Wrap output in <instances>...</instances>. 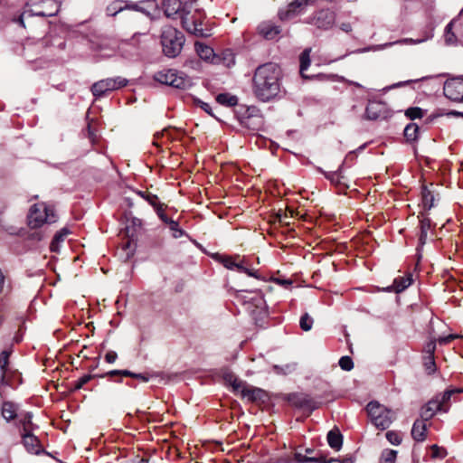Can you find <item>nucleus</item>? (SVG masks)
I'll use <instances>...</instances> for the list:
<instances>
[{"label":"nucleus","mask_w":463,"mask_h":463,"mask_svg":"<svg viewBox=\"0 0 463 463\" xmlns=\"http://www.w3.org/2000/svg\"><path fill=\"white\" fill-rule=\"evenodd\" d=\"M163 7L166 17L170 18L178 13L182 14V3L179 0H165Z\"/></svg>","instance_id":"23"},{"label":"nucleus","mask_w":463,"mask_h":463,"mask_svg":"<svg viewBox=\"0 0 463 463\" xmlns=\"http://www.w3.org/2000/svg\"><path fill=\"white\" fill-rule=\"evenodd\" d=\"M142 232V220L136 217L127 216L126 234L128 240L118 252L121 259L124 260H128L131 257H133L137 249V236L139 234L141 235Z\"/></svg>","instance_id":"5"},{"label":"nucleus","mask_w":463,"mask_h":463,"mask_svg":"<svg viewBox=\"0 0 463 463\" xmlns=\"http://www.w3.org/2000/svg\"><path fill=\"white\" fill-rule=\"evenodd\" d=\"M317 0H295L285 10L279 12L280 20L288 21L302 14L308 5H313Z\"/></svg>","instance_id":"12"},{"label":"nucleus","mask_w":463,"mask_h":463,"mask_svg":"<svg viewBox=\"0 0 463 463\" xmlns=\"http://www.w3.org/2000/svg\"><path fill=\"white\" fill-rule=\"evenodd\" d=\"M260 33L269 40L274 39L280 33L279 26L274 25L270 23H263L259 26Z\"/></svg>","instance_id":"26"},{"label":"nucleus","mask_w":463,"mask_h":463,"mask_svg":"<svg viewBox=\"0 0 463 463\" xmlns=\"http://www.w3.org/2000/svg\"><path fill=\"white\" fill-rule=\"evenodd\" d=\"M425 367L429 371V373H433L435 371V361L434 356H426L425 357Z\"/></svg>","instance_id":"47"},{"label":"nucleus","mask_w":463,"mask_h":463,"mask_svg":"<svg viewBox=\"0 0 463 463\" xmlns=\"http://www.w3.org/2000/svg\"><path fill=\"white\" fill-rule=\"evenodd\" d=\"M340 28L342 31H344L345 33H349L352 30L351 24L348 23L342 24Z\"/></svg>","instance_id":"58"},{"label":"nucleus","mask_w":463,"mask_h":463,"mask_svg":"<svg viewBox=\"0 0 463 463\" xmlns=\"http://www.w3.org/2000/svg\"><path fill=\"white\" fill-rule=\"evenodd\" d=\"M299 462H317V459L316 458H307L304 457L303 459H299Z\"/></svg>","instance_id":"59"},{"label":"nucleus","mask_w":463,"mask_h":463,"mask_svg":"<svg viewBox=\"0 0 463 463\" xmlns=\"http://www.w3.org/2000/svg\"><path fill=\"white\" fill-rule=\"evenodd\" d=\"M243 298L247 310L255 318H261L267 315L266 301L260 291L248 292L247 296H244Z\"/></svg>","instance_id":"10"},{"label":"nucleus","mask_w":463,"mask_h":463,"mask_svg":"<svg viewBox=\"0 0 463 463\" xmlns=\"http://www.w3.org/2000/svg\"><path fill=\"white\" fill-rule=\"evenodd\" d=\"M313 318L307 314H304L299 320V326L302 330L309 331L313 326Z\"/></svg>","instance_id":"40"},{"label":"nucleus","mask_w":463,"mask_h":463,"mask_svg":"<svg viewBox=\"0 0 463 463\" xmlns=\"http://www.w3.org/2000/svg\"><path fill=\"white\" fill-rule=\"evenodd\" d=\"M32 49V45L30 43H27L26 46L24 47V56L26 59H31V61H33V58H32L29 54V52Z\"/></svg>","instance_id":"56"},{"label":"nucleus","mask_w":463,"mask_h":463,"mask_svg":"<svg viewBox=\"0 0 463 463\" xmlns=\"http://www.w3.org/2000/svg\"><path fill=\"white\" fill-rule=\"evenodd\" d=\"M366 410L372 423L379 430H386L393 420L394 413L378 402H369Z\"/></svg>","instance_id":"8"},{"label":"nucleus","mask_w":463,"mask_h":463,"mask_svg":"<svg viewBox=\"0 0 463 463\" xmlns=\"http://www.w3.org/2000/svg\"><path fill=\"white\" fill-rule=\"evenodd\" d=\"M280 68L273 62L259 66L253 76V92L261 101H269L280 90Z\"/></svg>","instance_id":"1"},{"label":"nucleus","mask_w":463,"mask_h":463,"mask_svg":"<svg viewBox=\"0 0 463 463\" xmlns=\"http://www.w3.org/2000/svg\"><path fill=\"white\" fill-rule=\"evenodd\" d=\"M239 271L246 273L250 277H253V278H257V279L260 278L257 270L250 269L244 267L242 264H241V266H239Z\"/></svg>","instance_id":"49"},{"label":"nucleus","mask_w":463,"mask_h":463,"mask_svg":"<svg viewBox=\"0 0 463 463\" xmlns=\"http://www.w3.org/2000/svg\"><path fill=\"white\" fill-rule=\"evenodd\" d=\"M92 376L90 374H85L80 377L75 383L76 389H81L87 383L90 381Z\"/></svg>","instance_id":"48"},{"label":"nucleus","mask_w":463,"mask_h":463,"mask_svg":"<svg viewBox=\"0 0 463 463\" xmlns=\"http://www.w3.org/2000/svg\"><path fill=\"white\" fill-rule=\"evenodd\" d=\"M222 264L225 268L229 269H236L239 271V266H241V263L236 262L232 257H224L222 260Z\"/></svg>","instance_id":"44"},{"label":"nucleus","mask_w":463,"mask_h":463,"mask_svg":"<svg viewBox=\"0 0 463 463\" xmlns=\"http://www.w3.org/2000/svg\"><path fill=\"white\" fill-rule=\"evenodd\" d=\"M419 127L415 123H411L404 128V137L408 141H414L418 137Z\"/></svg>","instance_id":"35"},{"label":"nucleus","mask_w":463,"mask_h":463,"mask_svg":"<svg viewBox=\"0 0 463 463\" xmlns=\"http://www.w3.org/2000/svg\"><path fill=\"white\" fill-rule=\"evenodd\" d=\"M33 47H35V48H43L44 47V43L43 41L38 42Z\"/></svg>","instance_id":"62"},{"label":"nucleus","mask_w":463,"mask_h":463,"mask_svg":"<svg viewBox=\"0 0 463 463\" xmlns=\"http://www.w3.org/2000/svg\"><path fill=\"white\" fill-rule=\"evenodd\" d=\"M458 337L457 335H453V334H450L449 335H446V336H441V337H439L438 339V343L439 345H448L449 344L451 341H453L454 339H456Z\"/></svg>","instance_id":"50"},{"label":"nucleus","mask_w":463,"mask_h":463,"mask_svg":"<svg viewBox=\"0 0 463 463\" xmlns=\"http://www.w3.org/2000/svg\"><path fill=\"white\" fill-rule=\"evenodd\" d=\"M385 436L388 441L392 445H400L402 440L401 434L394 430L387 431Z\"/></svg>","instance_id":"42"},{"label":"nucleus","mask_w":463,"mask_h":463,"mask_svg":"<svg viewBox=\"0 0 463 463\" xmlns=\"http://www.w3.org/2000/svg\"><path fill=\"white\" fill-rule=\"evenodd\" d=\"M444 95L456 102L463 101V77L447 80L443 87Z\"/></svg>","instance_id":"11"},{"label":"nucleus","mask_w":463,"mask_h":463,"mask_svg":"<svg viewBox=\"0 0 463 463\" xmlns=\"http://www.w3.org/2000/svg\"><path fill=\"white\" fill-rule=\"evenodd\" d=\"M422 197L423 203H433V201L435 200L434 196L427 189H424L422 191Z\"/></svg>","instance_id":"54"},{"label":"nucleus","mask_w":463,"mask_h":463,"mask_svg":"<svg viewBox=\"0 0 463 463\" xmlns=\"http://www.w3.org/2000/svg\"><path fill=\"white\" fill-rule=\"evenodd\" d=\"M194 48L196 53L202 60L215 62L216 56L212 47L202 43L196 42L194 44Z\"/></svg>","instance_id":"21"},{"label":"nucleus","mask_w":463,"mask_h":463,"mask_svg":"<svg viewBox=\"0 0 463 463\" xmlns=\"http://www.w3.org/2000/svg\"><path fill=\"white\" fill-rule=\"evenodd\" d=\"M405 115H406V117H408L411 119H416V118H422L424 113H423V110L420 108L413 107V108H409L405 111Z\"/></svg>","instance_id":"41"},{"label":"nucleus","mask_w":463,"mask_h":463,"mask_svg":"<svg viewBox=\"0 0 463 463\" xmlns=\"http://www.w3.org/2000/svg\"><path fill=\"white\" fill-rule=\"evenodd\" d=\"M150 414H151L150 412H149V413H147V412H146V423H147V422H150V421H155V420H156V419H155V418H153V419H150V418H149V415H150Z\"/></svg>","instance_id":"63"},{"label":"nucleus","mask_w":463,"mask_h":463,"mask_svg":"<svg viewBox=\"0 0 463 463\" xmlns=\"http://www.w3.org/2000/svg\"><path fill=\"white\" fill-rule=\"evenodd\" d=\"M194 3H186L182 9L181 21L184 29L197 37H208L211 33L203 28L204 14L203 11L194 8Z\"/></svg>","instance_id":"2"},{"label":"nucleus","mask_w":463,"mask_h":463,"mask_svg":"<svg viewBox=\"0 0 463 463\" xmlns=\"http://www.w3.org/2000/svg\"><path fill=\"white\" fill-rule=\"evenodd\" d=\"M335 16L334 12L326 9L319 11L308 23L316 25L317 28L326 30L332 27L335 23Z\"/></svg>","instance_id":"14"},{"label":"nucleus","mask_w":463,"mask_h":463,"mask_svg":"<svg viewBox=\"0 0 463 463\" xmlns=\"http://www.w3.org/2000/svg\"><path fill=\"white\" fill-rule=\"evenodd\" d=\"M153 79L155 81L163 84L171 86L175 89L180 90H187L192 85V80L184 72L178 71L175 69H163L156 71L153 75Z\"/></svg>","instance_id":"7"},{"label":"nucleus","mask_w":463,"mask_h":463,"mask_svg":"<svg viewBox=\"0 0 463 463\" xmlns=\"http://www.w3.org/2000/svg\"><path fill=\"white\" fill-rule=\"evenodd\" d=\"M146 16L155 19L159 16L160 9L156 0H146Z\"/></svg>","instance_id":"36"},{"label":"nucleus","mask_w":463,"mask_h":463,"mask_svg":"<svg viewBox=\"0 0 463 463\" xmlns=\"http://www.w3.org/2000/svg\"><path fill=\"white\" fill-rule=\"evenodd\" d=\"M433 206V204H429L427 209H424L423 213H421V219H420V234L419 238V241L420 245H424L427 241L428 237V232L430 229L431 226V221L427 217L428 211L430 210V208Z\"/></svg>","instance_id":"20"},{"label":"nucleus","mask_w":463,"mask_h":463,"mask_svg":"<svg viewBox=\"0 0 463 463\" xmlns=\"http://www.w3.org/2000/svg\"><path fill=\"white\" fill-rule=\"evenodd\" d=\"M429 420L420 419L416 420L411 429V436L416 441H424L427 438V430Z\"/></svg>","instance_id":"19"},{"label":"nucleus","mask_w":463,"mask_h":463,"mask_svg":"<svg viewBox=\"0 0 463 463\" xmlns=\"http://www.w3.org/2000/svg\"><path fill=\"white\" fill-rule=\"evenodd\" d=\"M143 1H140L135 4H128L124 1L118 0L110 4L108 6L107 11L110 15H116L118 12L126 8L145 13V7L143 6Z\"/></svg>","instance_id":"15"},{"label":"nucleus","mask_w":463,"mask_h":463,"mask_svg":"<svg viewBox=\"0 0 463 463\" xmlns=\"http://www.w3.org/2000/svg\"><path fill=\"white\" fill-rule=\"evenodd\" d=\"M294 204H285V210L287 211L284 213H279L278 217L280 222H284L288 224V219L295 216H302L298 211L293 207ZM281 212V209H279Z\"/></svg>","instance_id":"30"},{"label":"nucleus","mask_w":463,"mask_h":463,"mask_svg":"<svg viewBox=\"0 0 463 463\" xmlns=\"http://www.w3.org/2000/svg\"><path fill=\"white\" fill-rule=\"evenodd\" d=\"M58 214L53 204H32L26 215V224L32 230L56 222Z\"/></svg>","instance_id":"3"},{"label":"nucleus","mask_w":463,"mask_h":463,"mask_svg":"<svg viewBox=\"0 0 463 463\" xmlns=\"http://www.w3.org/2000/svg\"><path fill=\"white\" fill-rule=\"evenodd\" d=\"M216 101L226 107H234L238 103V98L230 93H221L217 95Z\"/></svg>","instance_id":"32"},{"label":"nucleus","mask_w":463,"mask_h":463,"mask_svg":"<svg viewBox=\"0 0 463 463\" xmlns=\"http://www.w3.org/2000/svg\"><path fill=\"white\" fill-rule=\"evenodd\" d=\"M438 411H443L440 407L439 402L433 398L421 407L420 417L423 420H430Z\"/></svg>","instance_id":"18"},{"label":"nucleus","mask_w":463,"mask_h":463,"mask_svg":"<svg viewBox=\"0 0 463 463\" xmlns=\"http://www.w3.org/2000/svg\"><path fill=\"white\" fill-rule=\"evenodd\" d=\"M146 203H154V199H156V197L152 195L150 193H148L146 191Z\"/></svg>","instance_id":"60"},{"label":"nucleus","mask_w":463,"mask_h":463,"mask_svg":"<svg viewBox=\"0 0 463 463\" xmlns=\"http://www.w3.org/2000/svg\"><path fill=\"white\" fill-rule=\"evenodd\" d=\"M198 104L202 109L213 116L211 106L208 103L200 100L198 101Z\"/></svg>","instance_id":"55"},{"label":"nucleus","mask_w":463,"mask_h":463,"mask_svg":"<svg viewBox=\"0 0 463 463\" xmlns=\"http://www.w3.org/2000/svg\"><path fill=\"white\" fill-rule=\"evenodd\" d=\"M411 283V275L407 274L405 276L396 278L389 289L396 293H400L405 290L408 287H410Z\"/></svg>","instance_id":"22"},{"label":"nucleus","mask_w":463,"mask_h":463,"mask_svg":"<svg viewBox=\"0 0 463 463\" xmlns=\"http://www.w3.org/2000/svg\"><path fill=\"white\" fill-rule=\"evenodd\" d=\"M397 457V451L393 449H384L382 452L380 462L381 463H394Z\"/></svg>","instance_id":"38"},{"label":"nucleus","mask_w":463,"mask_h":463,"mask_svg":"<svg viewBox=\"0 0 463 463\" xmlns=\"http://www.w3.org/2000/svg\"><path fill=\"white\" fill-rule=\"evenodd\" d=\"M411 81L412 80L401 81V82L396 83L394 85V87H402V86H405V85L409 84Z\"/></svg>","instance_id":"61"},{"label":"nucleus","mask_w":463,"mask_h":463,"mask_svg":"<svg viewBox=\"0 0 463 463\" xmlns=\"http://www.w3.org/2000/svg\"><path fill=\"white\" fill-rule=\"evenodd\" d=\"M30 9L25 10L19 17L18 22L25 27L24 19L25 17H33L34 15L41 17H51L58 14L60 10V5L56 0H30L27 3Z\"/></svg>","instance_id":"6"},{"label":"nucleus","mask_w":463,"mask_h":463,"mask_svg":"<svg viewBox=\"0 0 463 463\" xmlns=\"http://www.w3.org/2000/svg\"><path fill=\"white\" fill-rule=\"evenodd\" d=\"M153 205L156 206V211L158 216L160 217V219L169 225V229L172 232V235L175 238L181 237L183 235V231L179 228L178 223L175 221L167 218V216L165 213V209L163 206L166 207L167 205L166 204H153Z\"/></svg>","instance_id":"16"},{"label":"nucleus","mask_w":463,"mask_h":463,"mask_svg":"<svg viewBox=\"0 0 463 463\" xmlns=\"http://www.w3.org/2000/svg\"><path fill=\"white\" fill-rule=\"evenodd\" d=\"M234 390H241V396L250 402H260L266 397L265 392L256 387H246L243 386L242 382L234 380L232 383Z\"/></svg>","instance_id":"13"},{"label":"nucleus","mask_w":463,"mask_h":463,"mask_svg":"<svg viewBox=\"0 0 463 463\" xmlns=\"http://www.w3.org/2000/svg\"><path fill=\"white\" fill-rule=\"evenodd\" d=\"M383 105L381 102H369L365 109V118L370 120H375L382 116Z\"/></svg>","instance_id":"25"},{"label":"nucleus","mask_w":463,"mask_h":463,"mask_svg":"<svg viewBox=\"0 0 463 463\" xmlns=\"http://www.w3.org/2000/svg\"><path fill=\"white\" fill-rule=\"evenodd\" d=\"M310 52L311 49H306L300 54L299 61H300V74L303 78H307L305 74V71H307L310 65Z\"/></svg>","instance_id":"34"},{"label":"nucleus","mask_w":463,"mask_h":463,"mask_svg":"<svg viewBox=\"0 0 463 463\" xmlns=\"http://www.w3.org/2000/svg\"><path fill=\"white\" fill-rule=\"evenodd\" d=\"M5 281V275L3 274L2 270L0 269V294L3 293V291H4Z\"/></svg>","instance_id":"57"},{"label":"nucleus","mask_w":463,"mask_h":463,"mask_svg":"<svg viewBox=\"0 0 463 463\" xmlns=\"http://www.w3.org/2000/svg\"><path fill=\"white\" fill-rule=\"evenodd\" d=\"M339 366L345 371H350L354 367L353 360L349 356H343L339 360Z\"/></svg>","instance_id":"45"},{"label":"nucleus","mask_w":463,"mask_h":463,"mask_svg":"<svg viewBox=\"0 0 463 463\" xmlns=\"http://www.w3.org/2000/svg\"><path fill=\"white\" fill-rule=\"evenodd\" d=\"M108 376L121 375L126 377H131L141 383L145 382V373H134L130 370H113L107 373Z\"/></svg>","instance_id":"28"},{"label":"nucleus","mask_w":463,"mask_h":463,"mask_svg":"<svg viewBox=\"0 0 463 463\" xmlns=\"http://www.w3.org/2000/svg\"><path fill=\"white\" fill-rule=\"evenodd\" d=\"M185 37L182 32L171 25H165L161 30L160 44L163 54L167 58L177 57L184 45Z\"/></svg>","instance_id":"4"},{"label":"nucleus","mask_w":463,"mask_h":463,"mask_svg":"<svg viewBox=\"0 0 463 463\" xmlns=\"http://www.w3.org/2000/svg\"><path fill=\"white\" fill-rule=\"evenodd\" d=\"M33 415L27 412L21 420L23 424V433L31 432L33 430V424L32 422Z\"/></svg>","instance_id":"39"},{"label":"nucleus","mask_w":463,"mask_h":463,"mask_svg":"<svg viewBox=\"0 0 463 463\" xmlns=\"http://www.w3.org/2000/svg\"><path fill=\"white\" fill-rule=\"evenodd\" d=\"M432 458H443L445 456L444 450L438 445L431 446Z\"/></svg>","instance_id":"51"},{"label":"nucleus","mask_w":463,"mask_h":463,"mask_svg":"<svg viewBox=\"0 0 463 463\" xmlns=\"http://www.w3.org/2000/svg\"><path fill=\"white\" fill-rule=\"evenodd\" d=\"M326 439L330 448L336 451L341 449L343 445V436L337 428L331 430L327 433Z\"/></svg>","instance_id":"24"},{"label":"nucleus","mask_w":463,"mask_h":463,"mask_svg":"<svg viewBox=\"0 0 463 463\" xmlns=\"http://www.w3.org/2000/svg\"><path fill=\"white\" fill-rule=\"evenodd\" d=\"M71 233V231L64 227L58 231L50 245V249L53 252H57L60 249V245L64 241L65 238Z\"/></svg>","instance_id":"27"},{"label":"nucleus","mask_w":463,"mask_h":463,"mask_svg":"<svg viewBox=\"0 0 463 463\" xmlns=\"http://www.w3.org/2000/svg\"><path fill=\"white\" fill-rule=\"evenodd\" d=\"M458 392V390H449L444 392L443 393L436 395L434 398L436 401L439 402L440 407L443 412H447L449 411L448 402H449L451 395L455 392Z\"/></svg>","instance_id":"33"},{"label":"nucleus","mask_w":463,"mask_h":463,"mask_svg":"<svg viewBox=\"0 0 463 463\" xmlns=\"http://www.w3.org/2000/svg\"><path fill=\"white\" fill-rule=\"evenodd\" d=\"M11 350H4L0 354V370H1V383H5V373L9 364V357L11 355Z\"/></svg>","instance_id":"29"},{"label":"nucleus","mask_w":463,"mask_h":463,"mask_svg":"<svg viewBox=\"0 0 463 463\" xmlns=\"http://www.w3.org/2000/svg\"><path fill=\"white\" fill-rule=\"evenodd\" d=\"M424 40H413L411 38H404V39H402V40H398L396 42H391V43H386L384 44H381V45H378L377 47L374 48V50H383L385 48H388V47H391L394 44H404V43H422Z\"/></svg>","instance_id":"37"},{"label":"nucleus","mask_w":463,"mask_h":463,"mask_svg":"<svg viewBox=\"0 0 463 463\" xmlns=\"http://www.w3.org/2000/svg\"><path fill=\"white\" fill-rule=\"evenodd\" d=\"M125 200H126V203H131L132 202V198H130V197H125Z\"/></svg>","instance_id":"64"},{"label":"nucleus","mask_w":463,"mask_h":463,"mask_svg":"<svg viewBox=\"0 0 463 463\" xmlns=\"http://www.w3.org/2000/svg\"><path fill=\"white\" fill-rule=\"evenodd\" d=\"M17 415V408L15 404L10 402H5L2 406V416L7 420H14Z\"/></svg>","instance_id":"31"},{"label":"nucleus","mask_w":463,"mask_h":463,"mask_svg":"<svg viewBox=\"0 0 463 463\" xmlns=\"http://www.w3.org/2000/svg\"><path fill=\"white\" fill-rule=\"evenodd\" d=\"M435 350H436L435 341H430L424 346V353L427 354V356H434Z\"/></svg>","instance_id":"46"},{"label":"nucleus","mask_w":463,"mask_h":463,"mask_svg":"<svg viewBox=\"0 0 463 463\" xmlns=\"http://www.w3.org/2000/svg\"><path fill=\"white\" fill-rule=\"evenodd\" d=\"M453 22L449 23L445 28V42L448 44L456 43V35L452 33Z\"/></svg>","instance_id":"43"},{"label":"nucleus","mask_w":463,"mask_h":463,"mask_svg":"<svg viewBox=\"0 0 463 463\" xmlns=\"http://www.w3.org/2000/svg\"><path fill=\"white\" fill-rule=\"evenodd\" d=\"M299 405L301 407H307L311 411L317 408V406L314 404V402L307 399V397L302 398V400L299 402Z\"/></svg>","instance_id":"52"},{"label":"nucleus","mask_w":463,"mask_h":463,"mask_svg":"<svg viewBox=\"0 0 463 463\" xmlns=\"http://www.w3.org/2000/svg\"><path fill=\"white\" fill-rule=\"evenodd\" d=\"M22 437H23V444L29 453L34 454V455H39L40 453H42L43 451L38 438L36 436H34L33 434H32V431L27 432V433H23Z\"/></svg>","instance_id":"17"},{"label":"nucleus","mask_w":463,"mask_h":463,"mask_svg":"<svg viewBox=\"0 0 463 463\" xmlns=\"http://www.w3.org/2000/svg\"><path fill=\"white\" fill-rule=\"evenodd\" d=\"M118 358V354L115 351H109L105 355V360L109 364H113Z\"/></svg>","instance_id":"53"},{"label":"nucleus","mask_w":463,"mask_h":463,"mask_svg":"<svg viewBox=\"0 0 463 463\" xmlns=\"http://www.w3.org/2000/svg\"><path fill=\"white\" fill-rule=\"evenodd\" d=\"M128 80L121 76L107 78L94 82L90 87L92 95L96 98L106 96L111 91L126 87Z\"/></svg>","instance_id":"9"}]
</instances>
